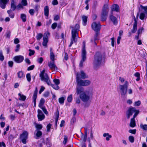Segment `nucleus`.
<instances>
[{
    "label": "nucleus",
    "instance_id": "09e8293b",
    "mask_svg": "<svg viewBox=\"0 0 147 147\" xmlns=\"http://www.w3.org/2000/svg\"><path fill=\"white\" fill-rule=\"evenodd\" d=\"M26 77L27 81L30 82L31 80V75L30 73L27 74L26 75Z\"/></svg>",
    "mask_w": 147,
    "mask_h": 147
},
{
    "label": "nucleus",
    "instance_id": "a878e982",
    "mask_svg": "<svg viewBox=\"0 0 147 147\" xmlns=\"http://www.w3.org/2000/svg\"><path fill=\"white\" fill-rule=\"evenodd\" d=\"M44 14L45 16L48 17L49 15V7L48 6H46L44 8Z\"/></svg>",
    "mask_w": 147,
    "mask_h": 147
},
{
    "label": "nucleus",
    "instance_id": "ea45409f",
    "mask_svg": "<svg viewBox=\"0 0 147 147\" xmlns=\"http://www.w3.org/2000/svg\"><path fill=\"white\" fill-rule=\"evenodd\" d=\"M65 98L64 97H62L59 99V102L61 104H63L64 103Z\"/></svg>",
    "mask_w": 147,
    "mask_h": 147
},
{
    "label": "nucleus",
    "instance_id": "c85d7f7f",
    "mask_svg": "<svg viewBox=\"0 0 147 147\" xmlns=\"http://www.w3.org/2000/svg\"><path fill=\"white\" fill-rule=\"evenodd\" d=\"M37 131V132L36 134V137L35 138L36 139H38L42 135V133L41 131L39 130H38V131Z\"/></svg>",
    "mask_w": 147,
    "mask_h": 147
},
{
    "label": "nucleus",
    "instance_id": "4d7b16f0",
    "mask_svg": "<svg viewBox=\"0 0 147 147\" xmlns=\"http://www.w3.org/2000/svg\"><path fill=\"white\" fill-rule=\"evenodd\" d=\"M144 30L143 28L142 27L139 29L138 31V34L139 35L140 34H141L142 33V31Z\"/></svg>",
    "mask_w": 147,
    "mask_h": 147
},
{
    "label": "nucleus",
    "instance_id": "13d9d810",
    "mask_svg": "<svg viewBox=\"0 0 147 147\" xmlns=\"http://www.w3.org/2000/svg\"><path fill=\"white\" fill-rule=\"evenodd\" d=\"M21 2L22 5L24 6H26L27 4L26 0H22Z\"/></svg>",
    "mask_w": 147,
    "mask_h": 147
},
{
    "label": "nucleus",
    "instance_id": "bb28decb",
    "mask_svg": "<svg viewBox=\"0 0 147 147\" xmlns=\"http://www.w3.org/2000/svg\"><path fill=\"white\" fill-rule=\"evenodd\" d=\"M13 11L10 9L8 10L7 11V13L9 14V16L10 18H14L15 16L14 13L13 12Z\"/></svg>",
    "mask_w": 147,
    "mask_h": 147
},
{
    "label": "nucleus",
    "instance_id": "6ab92c4d",
    "mask_svg": "<svg viewBox=\"0 0 147 147\" xmlns=\"http://www.w3.org/2000/svg\"><path fill=\"white\" fill-rule=\"evenodd\" d=\"M76 92L78 94H81L83 93H85L84 88L82 87H77L76 88Z\"/></svg>",
    "mask_w": 147,
    "mask_h": 147
},
{
    "label": "nucleus",
    "instance_id": "37998d69",
    "mask_svg": "<svg viewBox=\"0 0 147 147\" xmlns=\"http://www.w3.org/2000/svg\"><path fill=\"white\" fill-rule=\"evenodd\" d=\"M11 32L10 30H7V31L6 33V38H10V34H11Z\"/></svg>",
    "mask_w": 147,
    "mask_h": 147
},
{
    "label": "nucleus",
    "instance_id": "dca6fc26",
    "mask_svg": "<svg viewBox=\"0 0 147 147\" xmlns=\"http://www.w3.org/2000/svg\"><path fill=\"white\" fill-rule=\"evenodd\" d=\"M48 66L52 70H57V68L55 64L54 61H50L48 64Z\"/></svg>",
    "mask_w": 147,
    "mask_h": 147
},
{
    "label": "nucleus",
    "instance_id": "4468645a",
    "mask_svg": "<svg viewBox=\"0 0 147 147\" xmlns=\"http://www.w3.org/2000/svg\"><path fill=\"white\" fill-rule=\"evenodd\" d=\"M37 117L39 121H41L45 118V115L43 114L41 110L39 109L38 110Z\"/></svg>",
    "mask_w": 147,
    "mask_h": 147
},
{
    "label": "nucleus",
    "instance_id": "774afa93",
    "mask_svg": "<svg viewBox=\"0 0 147 147\" xmlns=\"http://www.w3.org/2000/svg\"><path fill=\"white\" fill-rule=\"evenodd\" d=\"M13 62L12 61H9L8 62L9 66L10 67H12L13 65Z\"/></svg>",
    "mask_w": 147,
    "mask_h": 147
},
{
    "label": "nucleus",
    "instance_id": "c03bdc74",
    "mask_svg": "<svg viewBox=\"0 0 147 147\" xmlns=\"http://www.w3.org/2000/svg\"><path fill=\"white\" fill-rule=\"evenodd\" d=\"M43 111L44 113L46 114L47 115L48 114V113L47 111V109L45 108V106H44L43 107H42L40 108Z\"/></svg>",
    "mask_w": 147,
    "mask_h": 147
},
{
    "label": "nucleus",
    "instance_id": "20e7f679",
    "mask_svg": "<svg viewBox=\"0 0 147 147\" xmlns=\"http://www.w3.org/2000/svg\"><path fill=\"white\" fill-rule=\"evenodd\" d=\"M76 80L77 85L79 86H87L89 85L90 82L88 80H82L79 77V74H76Z\"/></svg>",
    "mask_w": 147,
    "mask_h": 147
},
{
    "label": "nucleus",
    "instance_id": "f257e3e1",
    "mask_svg": "<svg viewBox=\"0 0 147 147\" xmlns=\"http://www.w3.org/2000/svg\"><path fill=\"white\" fill-rule=\"evenodd\" d=\"M41 80L46 82L48 85H51L54 89L58 90L59 89V87L58 85L51 84V82L49 77L46 73H45V70H43L39 74Z\"/></svg>",
    "mask_w": 147,
    "mask_h": 147
},
{
    "label": "nucleus",
    "instance_id": "aec40b11",
    "mask_svg": "<svg viewBox=\"0 0 147 147\" xmlns=\"http://www.w3.org/2000/svg\"><path fill=\"white\" fill-rule=\"evenodd\" d=\"M16 9H17V6L16 5V2L14 0H11L10 10L15 11Z\"/></svg>",
    "mask_w": 147,
    "mask_h": 147
},
{
    "label": "nucleus",
    "instance_id": "680f3d73",
    "mask_svg": "<svg viewBox=\"0 0 147 147\" xmlns=\"http://www.w3.org/2000/svg\"><path fill=\"white\" fill-rule=\"evenodd\" d=\"M34 67V65H32L28 67L27 68V70L30 71L33 70Z\"/></svg>",
    "mask_w": 147,
    "mask_h": 147
},
{
    "label": "nucleus",
    "instance_id": "412c9836",
    "mask_svg": "<svg viewBox=\"0 0 147 147\" xmlns=\"http://www.w3.org/2000/svg\"><path fill=\"white\" fill-rule=\"evenodd\" d=\"M77 74H79V77L80 78V76L81 78L82 79H84L88 78V76L86 75V74L83 71H80V73H78Z\"/></svg>",
    "mask_w": 147,
    "mask_h": 147
},
{
    "label": "nucleus",
    "instance_id": "f8f14e48",
    "mask_svg": "<svg viewBox=\"0 0 147 147\" xmlns=\"http://www.w3.org/2000/svg\"><path fill=\"white\" fill-rule=\"evenodd\" d=\"M92 29L96 32H98L100 29V25L99 24H97L96 22H93L91 25Z\"/></svg>",
    "mask_w": 147,
    "mask_h": 147
},
{
    "label": "nucleus",
    "instance_id": "864d4df0",
    "mask_svg": "<svg viewBox=\"0 0 147 147\" xmlns=\"http://www.w3.org/2000/svg\"><path fill=\"white\" fill-rule=\"evenodd\" d=\"M15 138V137L12 134H10L9 135L8 137V139L9 141H12L14 138Z\"/></svg>",
    "mask_w": 147,
    "mask_h": 147
},
{
    "label": "nucleus",
    "instance_id": "8fccbe9b",
    "mask_svg": "<svg viewBox=\"0 0 147 147\" xmlns=\"http://www.w3.org/2000/svg\"><path fill=\"white\" fill-rule=\"evenodd\" d=\"M141 102L140 100H138L137 101L135 102H134V106H138L141 104Z\"/></svg>",
    "mask_w": 147,
    "mask_h": 147
},
{
    "label": "nucleus",
    "instance_id": "cd10ccee",
    "mask_svg": "<svg viewBox=\"0 0 147 147\" xmlns=\"http://www.w3.org/2000/svg\"><path fill=\"white\" fill-rule=\"evenodd\" d=\"M55 124L57 126V124L59 117V112L58 111H57L55 113Z\"/></svg>",
    "mask_w": 147,
    "mask_h": 147
},
{
    "label": "nucleus",
    "instance_id": "5fc2aeb1",
    "mask_svg": "<svg viewBox=\"0 0 147 147\" xmlns=\"http://www.w3.org/2000/svg\"><path fill=\"white\" fill-rule=\"evenodd\" d=\"M37 92H38L37 88V87H36L35 88V89L34 91V92L33 96L37 97Z\"/></svg>",
    "mask_w": 147,
    "mask_h": 147
},
{
    "label": "nucleus",
    "instance_id": "7c9ffc66",
    "mask_svg": "<svg viewBox=\"0 0 147 147\" xmlns=\"http://www.w3.org/2000/svg\"><path fill=\"white\" fill-rule=\"evenodd\" d=\"M147 14H146L144 12L141 13L140 16V19L142 20L144 19H146L147 18Z\"/></svg>",
    "mask_w": 147,
    "mask_h": 147
},
{
    "label": "nucleus",
    "instance_id": "49530a36",
    "mask_svg": "<svg viewBox=\"0 0 147 147\" xmlns=\"http://www.w3.org/2000/svg\"><path fill=\"white\" fill-rule=\"evenodd\" d=\"M129 141L131 143L134 142V137L131 136H129Z\"/></svg>",
    "mask_w": 147,
    "mask_h": 147
},
{
    "label": "nucleus",
    "instance_id": "473e14b6",
    "mask_svg": "<svg viewBox=\"0 0 147 147\" xmlns=\"http://www.w3.org/2000/svg\"><path fill=\"white\" fill-rule=\"evenodd\" d=\"M104 137H106V140L107 141H109L110 140V138L112 137L111 135H109V133H104L103 135Z\"/></svg>",
    "mask_w": 147,
    "mask_h": 147
},
{
    "label": "nucleus",
    "instance_id": "2eb2a0df",
    "mask_svg": "<svg viewBox=\"0 0 147 147\" xmlns=\"http://www.w3.org/2000/svg\"><path fill=\"white\" fill-rule=\"evenodd\" d=\"M9 1V0H0V7L2 9H5Z\"/></svg>",
    "mask_w": 147,
    "mask_h": 147
},
{
    "label": "nucleus",
    "instance_id": "f704fd0d",
    "mask_svg": "<svg viewBox=\"0 0 147 147\" xmlns=\"http://www.w3.org/2000/svg\"><path fill=\"white\" fill-rule=\"evenodd\" d=\"M140 127L141 129H143L144 130H147V125L146 124L143 125L141 124L140 125Z\"/></svg>",
    "mask_w": 147,
    "mask_h": 147
},
{
    "label": "nucleus",
    "instance_id": "1a4fd4ad",
    "mask_svg": "<svg viewBox=\"0 0 147 147\" xmlns=\"http://www.w3.org/2000/svg\"><path fill=\"white\" fill-rule=\"evenodd\" d=\"M28 133L27 131H24L20 136V138L21 139L22 142L24 144L26 143V140L28 138Z\"/></svg>",
    "mask_w": 147,
    "mask_h": 147
},
{
    "label": "nucleus",
    "instance_id": "423d86ee",
    "mask_svg": "<svg viewBox=\"0 0 147 147\" xmlns=\"http://www.w3.org/2000/svg\"><path fill=\"white\" fill-rule=\"evenodd\" d=\"M83 46L82 49V59L81 60L79 66L82 67L83 66V63L86 59V51L85 49V42L84 41L83 42Z\"/></svg>",
    "mask_w": 147,
    "mask_h": 147
},
{
    "label": "nucleus",
    "instance_id": "a19ab883",
    "mask_svg": "<svg viewBox=\"0 0 147 147\" xmlns=\"http://www.w3.org/2000/svg\"><path fill=\"white\" fill-rule=\"evenodd\" d=\"M50 58L52 61H54L55 56L53 53H50Z\"/></svg>",
    "mask_w": 147,
    "mask_h": 147
},
{
    "label": "nucleus",
    "instance_id": "338daca9",
    "mask_svg": "<svg viewBox=\"0 0 147 147\" xmlns=\"http://www.w3.org/2000/svg\"><path fill=\"white\" fill-rule=\"evenodd\" d=\"M43 61V59L42 57H40L37 59V61L40 63H41Z\"/></svg>",
    "mask_w": 147,
    "mask_h": 147
},
{
    "label": "nucleus",
    "instance_id": "a211bd4d",
    "mask_svg": "<svg viewBox=\"0 0 147 147\" xmlns=\"http://www.w3.org/2000/svg\"><path fill=\"white\" fill-rule=\"evenodd\" d=\"M136 114H137L135 115H133V117L131 119L129 126L131 127H134L136 125L135 118L136 117Z\"/></svg>",
    "mask_w": 147,
    "mask_h": 147
},
{
    "label": "nucleus",
    "instance_id": "b1692460",
    "mask_svg": "<svg viewBox=\"0 0 147 147\" xmlns=\"http://www.w3.org/2000/svg\"><path fill=\"white\" fill-rule=\"evenodd\" d=\"M99 35V33L98 32H96V34L94 36V41L93 40H91V42H92L93 43H94V45H97V43L96 42H95V41L96 40H98V35Z\"/></svg>",
    "mask_w": 147,
    "mask_h": 147
},
{
    "label": "nucleus",
    "instance_id": "a18cd8bd",
    "mask_svg": "<svg viewBox=\"0 0 147 147\" xmlns=\"http://www.w3.org/2000/svg\"><path fill=\"white\" fill-rule=\"evenodd\" d=\"M134 76H135L137 77V78L136 79V80L137 81H139L140 80V74L138 72H136L134 74Z\"/></svg>",
    "mask_w": 147,
    "mask_h": 147
},
{
    "label": "nucleus",
    "instance_id": "6e6552de",
    "mask_svg": "<svg viewBox=\"0 0 147 147\" xmlns=\"http://www.w3.org/2000/svg\"><path fill=\"white\" fill-rule=\"evenodd\" d=\"M139 113V110H137L135 107H129L126 113V116L127 119H129L130 116H132L133 113H134V115L136 114V116Z\"/></svg>",
    "mask_w": 147,
    "mask_h": 147
},
{
    "label": "nucleus",
    "instance_id": "6e6d98bb",
    "mask_svg": "<svg viewBox=\"0 0 147 147\" xmlns=\"http://www.w3.org/2000/svg\"><path fill=\"white\" fill-rule=\"evenodd\" d=\"M20 47V44H18L16 45V49H15V51L16 52H18L19 50Z\"/></svg>",
    "mask_w": 147,
    "mask_h": 147
},
{
    "label": "nucleus",
    "instance_id": "e433bc0d",
    "mask_svg": "<svg viewBox=\"0 0 147 147\" xmlns=\"http://www.w3.org/2000/svg\"><path fill=\"white\" fill-rule=\"evenodd\" d=\"M43 36V34L41 33H38L36 36V39L38 40H40Z\"/></svg>",
    "mask_w": 147,
    "mask_h": 147
},
{
    "label": "nucleus",
    "instance_id": "c756f323",
    "mask_svg": "<svg viewBox=\"0 0 147 147\" xmlns=\"http://www.w3.org/2000/svg\"><path fill=\"white\" fill-rule=\"evenodd\" d=\"M45 102V100L43 98H41L40 100L38 105V107L40 108L43 107V105Z\"/></svg>",
    "mask_w": 147,
    "mask_h": 147
},
{
    "label": "nucleus",
    "instance_id": "4be33fe9",
    "mask_svg": "<svg viewBox=\"0 0 147 147\" xmlns=\"http://www.w3.org/2000/svg\"><path fill=\"white\" fill-rule=\"evenodd\" d=\"M119 6L117 5H113L111 8L112 12L113 11L118 12L119 11Z\"/></svg>",
    "mask_w": 147,
    "mask_h": 147
},
{
    "label": "nucleus",
    "instance_id": "0eeeda50",
    "mask_svg": "<svg viewBox=\"0 0 147 147\" xmlns=\"http://www.w3.org/2000/svg\"><path fill=\"white\" fill-rule=\"evenodd\" d=\"M129 86V83L127 81H125L123 85H119V88L121 91V95L122 96H124L126 94L127 89Z\"/></svg>",
    "mask_w": 147,
    "mask_h": 147
},
{
    "label": "nucleus",
    "instance_id": "bf43d9fd",
    "mask_svg": "<svg viewBox=\"0 0 147 147\" xmlns=\"http://www.w3.org/2000/svg\"><path fill=\"white\" fill-rule=\"evenodd\" d=\"M51 125L49 123L47 126V131L49 132L50 130V129L51 128Z\"/></svg>",
    "mask_w": 147,
    "mask_h": 147
},
{
    "label": "nucleus",
    "instance_id": "79ce46f5",
    "mask_svg": "<svg viewBox=\"0 0 147 147\" xmlns=\"http://www.w3.org/2000/svg\"><path fill=\"white\" fill-rule=\"evenodd\" d=\"M4 59V57L2 51L0 50V60L3 61Z\"/></svg>",
    "mask_w": 147,
    "mask_h": 147
},
{
    "label": "nucleus",
    "instance_id": "f03ea898",
    "mask_svg": "<svg viewBox=\"0 0 147 147\" xmlns=\"http://www.w3.org/2000/svg\"><path fill=\"white\" fill-rule=\"evenodd\" d=\"M79 25L78 24H76L74 28H73L71 30V37L69 47H71L74 42H77L78 38V31L79 30Z\"/></svg>",
    "mask_w": 147,
    "mask_h": 147
},
{
    "label": "nucleus",
    "instance_id": "e2e57ef3",
    "mask_svg": "<svg viewBox=\"0 0 147 147\" xmlns=\"http://www.w3.org/2000/svg\"><path fill=\"white\" fill-rule=\"evenodd\" d=\"M29 51H30L29 54L30 56H31L34 54L35 52L34 51L32 50L31 49H29Z\"/></svg>",
    "mask_w": 147,
    "mask_h": 147
},
{
    "label": "nucleus",
    "instance_id": "5701e85b",
    "mask_svg": "<svg viewBox=\"0 0 147 147\" xmlns=\"http://www.w3.org/2000/svg\"><path fill=\"white\" fill-rule=\"evenodd\" d=\"M110 18L111 20L113 23L114 24H117V21L115 17L112 15L110 16Z\"/></svg>",
    "mask_w": 147,
    "mask_h": 147
},
{
    "label": "nucleus",
    "instance_id": "7ed1b4c3",
    "mask_svg": "<svg viewBox=\"0 0 147 147\" xmlns=\"http://www.w3.org/2000/svg\"><path fill=\"white\" fill-rule=\"evenodd\" d=\"M104 56L99 52H96L94 56L93 62L94 67L95 68H98L101 65Z\"/></svg>",
    "mask_w": 147,
    "mask_h": 147
},
{
    "label": "nucleus",
    "instance_id": "69168bd1",
    "mask_svg": "<svg viewBox=\"0 0 147 147\" xmlns=\"http://www.w3.org/2000/svg\"><path fill=\"white\" fill-rule=\"evenodd\" d=\"M136 129H130L129 131V132L132 133L133 134H135L136 133Z\"/></svg>",
    "mask_w": 147,
    "mask_h": 147
},
{
    "label": "nucleus",
    "instance_id": "4c0bfd02",
    "mask_svg": "<svg viewBox=\"0 0 147 147\" xmlns=\"http://www.w3.org/2000/svg\"><path fill=\"white\" fill-rule=\"evenodd\" d=\"M36 131H38V130H40L42 129V126L41 124H36Z\"/></svg>",
    "mask_w": 147,
    "mask_h": 147
},
{
    "label": "nucleus",
    "instance_id": "58836bf2",
    "mask_svg": "<svg viewBox=\"0 0 147 147\" xmlns=\"http://www.w3.org/2000/svg\"><path fill=\"white\" fill-rule=\"evenodd\" d=\"M140 7L142 9L144 10V13L147 14V6H143L142 5H140Z\"/></svg>",
    "mask_w": 147,
    "mask_h": 147
},
{
    "label": "nucleus",
    "instance_id": "9b49d317",
    "mask_svg": "<svg viewBox=\"0 0 147 147\" xmlns=\"http://www.w3.org/2000/svg\"><path fill=\"white\" fill-rule=\"evenodd\" d=\"M79 97L84 102H88L90 98L89 96L86 94V92L80 94Z\"/></svg>",
    "mask_w": 147,
    "mask_h": 147
},
{
    "label": "nucleus",
    "instance_id": "393cba45",
    "mask_svg": "<svg viewBox=\"0 0 147 147\" xmlns=\"http://www.w3.org/2000/svg\"><path fill=\"white\" fill-rule=\"evenodd\" d=\"M82 18L83 21V25L85 26L86 24L87 21L88 17L85 15H83L82 16Z\"/></svg>",
    "mask_w": 147,
    "mask_h": 147
},
{
    "label": "nucleus",
    "instance_id": "ddd939ff",
    "mask_svg": "<svg viewBox=\"0 0 147 147\" xmlns=\"http://www.w3.org/2000/svg\"><path fill=\"white\" fill-rule=\"evenodd\" d=\"M24 58L22 55H18L15 56L13 58L14 60L17 63H20L24 60Z\"/></svg>",
    "mask_w": 147,
    "mask_h": 147
},
{
    "label": "nucleus",
    "instance_id": "c9c22d12",
    "mask_svg": "<svg viewBox=\"0 0 147 147\" xmlns=\"http://www.w3.org/2000/svg\"><path fill=\"white\" fill-rule=\"evenodd\" d=\"M21 18L23 22H25L26 21V16L25 14H21Z\"/></svg>",
    "mask_w": 147,
    "mask_h": 147
},
{
    "label": "nucleus",
    "instance_id": "0e129e2a",
    "mask_svg": "<svg viewBox=\"0 0 147 147\" xmlns=\"http://www.w3.org/2000/svg\"><path fill=\"white\" fill-rule=\"evenodd\" d=\"M52 4L53 5H56L58 4L57 0H53L52 2Z\"/></svg>",
    "mask_w": 147,
    "mask_h": 147
},
{
    "label": "nucleus",
    "instance_id": "9d476101",
    "mask_svg": "<svg viewBox=\"0 0 147 147\" xmlns=\"http://www.w3.org/2000/svg\"><path fill=\"white\" fill-rule=\"evenodd\" d=\"M50 33L48 32H45L44 34L42 45L46 47L47 46V44L48 41V37Z\"/></svg>",
    "mask_w": 147,
    "mask_h": 147
},
{
    "label": "nucleus",
    "instance_id": "603ef678",
    "mask_svg": "<svg viewBox=\"0 0 147 147\" xmlns=\"http://www.w3.org/2000/svg\"><path fill=\"white\" fill-rule=\"evenodd\" d=\"M53 82L55 84L58 85L60 83L59 80L58 79H55L53 80Z\"/></svg>",
    "mask_w": 147,
    "mask_h": 147
},
{
    "label": "nucleus",
    "instance_id": "052dcab7",
    "mask_svg": "<svg viewBox=\"0 0 147 147\" xmlns=\"http://www.w3.org/2000/svg\"><path fill=\"white\" fill-rule=\"evenodd\" d=\"M57 26V23H54L52 25L51 28L53 29H55Z\"/></svg>",
    "mask_w": 147,
    "mask_h": 147
},
{
    "label": "nucleus",
    "instance_id": "3c124183",
    "mask_svg": "<svg viewBox=\"0 0 147 147\" xmlns=\"http://www.w3.org/2000/svg\"><path fill=\"white\" fill-rule=\"evenodd\" d=\"M72 99V96L71 94L67 98V100L68 102H71Z\"/></svg>",
    "mask_w": 147,
    "mask_h": 147
},
{
    "label": "nucleus",
    "instance_id": "39448f33",
    "mask_svg": "<svg viewBox=\"0 0 147 147\" xmlns=\"http://www.w3.org/2000/svg\"><path fill=\"white\" fill-rule=\"evenodd\" d=\"M108 12V5L107 4H105L102 7L101 13V19L102 21H104L106 20Z\"/></svg>",
    "mask_w": 147,
    "mask_h": 147
},
{
    "label": "nucleus",
    "instance_id": "de8ad7c7",
    "mask_svg": "<svg viewBox=\"0 0 147 147\" xmlns=\"http://www.w3.org/2000/svg\"><path fill=\"white\" fill-rule=\"evenodd\" d=\"M64 140L63 142V143L65 145L66 144L67 141V136L65 135L64 136Z\"/></svg>",
    "mask_w": 147,
    "mask_h": 147
},
{
    "label": "nucleus",
    "instance_id": "2f4dec72",
    "mask_svg": "<svg viewBox=\"0 0 147 147\" xmlns=\"http://www.w3.org/2000/svg\"><path fill=\"white\" fill-rule=\"evenodd\" d=\"M17 74L18 77L20 78H22L24 76V72L22 71L18 72Z\"/></svg>",
    "mask_w": 147,
    "mask_h": 147
},
{
    "label": "nucleus",
    "instance_id": "72a5a7b5",
    "mask_svg": "<svg viewBox=\"0 0 147 147\" xmlns=\"http://www.w3.org/2000/svg\"><path fill=\"white\" fill-rule=\"evenodd\" d=\"M18 95L20 96L19 99L20 100L24 101L26 98V96L23 95H22L20 93L18 94Z\"/></svg>",
    "mask_w": 147,
    "mask_h": 147
},
{
    "label": "nucleus",
    "instance_id": "f3484780",
    "mask_svg": "<svg viewBox=\"0 0 147 147\" xmlns=\"http://www.w3.org/2000/svg\"><path fill=\"white\" fill-rule=\"evenodd\" d=\"M134 22L133 24V29L131 31V32L133 33H135L137 31L138 24L137 21L134 16Z\"/></svg>",
    "mask_w": 147,
    "mask_h": 147
}]
</instances>
